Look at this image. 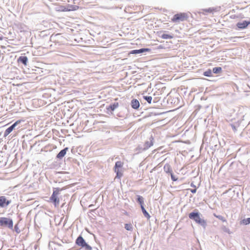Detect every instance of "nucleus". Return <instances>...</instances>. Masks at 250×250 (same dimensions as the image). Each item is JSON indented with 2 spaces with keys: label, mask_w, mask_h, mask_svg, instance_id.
<instances>
[{
  "label": "nucleus",
  "mask_w": 250,
  "mask_h": 250,
  "mask_svg": "<svg viewBox=\"0 0 250 250\" xmlns=\"http://www.w3.org/2000/svg\"><path fill=\"white\" fill-rule=\"evenodd\" d=\"M76 244L79 246L84 248L86 250H92V248L85 242V240L81 236H79L77 238Z\"/></svg>",
  "instance_id": "obj_6"
},
{
  "label": "nucleus",
  "mask_w": 250,
  "mask_h": 250,
  "mask_svg": "<svg viewBox=\"0 0 250 250\" xmlns=\"http://www.w3.org/2000/svg\"><path fill=\"white\" fill-rule=\"evenodd\" d=\"M2 40V37H0V40Z\"/></svg>",
  "instance_id": "obj_31"
},
{
  "label": "nucleus",
  "mask_w": 250,
  "mask_h": 250,
  "mask_svg": "<svg viewBox=\"0 0 250 250\" xmlns=\"http://www.w3.org/2000/svg\"><path fill=\"white\" fill-rule=\"evenodd\" d=\"M213 11H214V9L209 8L208 9H203V13L204 14H205L206 13H212V12H213Z\"/></svg>",
  "instance_id": "obj_24"
},
{
  "label": "nucleus",
  "mask_w": 250,
  "mask_h": 250,
  "mask_svg": "<svg viewBox=\"0 0 250 250\" xmlns=\"http://www.w3.org/2000/svg\"><path fill=\"white\" fill-rule=\"evenodd\" d=\"M62 189L60 188H54L53 192L49 198V201L53 204L55 207L59 206L60 204V194Z\"/></svg>",
  "instance_id": "obj_2"
},
{
  "label": "nucleus",
  "mask_w": 250,
  "mask_h": 250,
  "mask_svg": "<svg viewBox=\"0 0 250 250\" xmlns=\"http://www.w3.org/2000/svg\"><path fill=\"white\" fill-rule=\"evenodd\" d=\"M11 201L8 200L4 196H0V207L1 208L7 206Z\"/></svg>",
  "instance_id": "obj_10"
},
{
  "label": "nucleus",
  "mask_w": 250,
  "mask_h": 250,
  "mask_svg": "<svg viewBox=\"0 0 250 250\" xmlns=\"http://www.w3.org/2000/svg\"><path fill=\"white\" fill-rule=\"evenodd\" d=\"M125 229L127 230H131L132 229V226L131 224H125Z\"/></svg>",
  "instance_id": "obj_27"
},
{
  "label": "nucleus",
  "mask_w": 250,
  "mask_h": 250,
  "mask_svg": "<svg viewBox=\"0 0 250 250\" xmlns=\"http://www.w3.org/2000/svg\"><path fill=\"white\" fill-rule=\"evenodd\" d=\"M204 75L207 77L212 76V72L210 69H208L207 71L204 72Z\"/></svg>",
  "instance_id": "obj_22"
},
{
  "label": "nucleus",
  "mask_w": 250,
  "mask_h": 250,
  "mask_svg": "<svg viewBox=\"0 0 250 250\" xmlns=\"http://www.w3.org/2000/svg\"><path fill=\"white\" fill-rule=\"evenodd\" d=\"M212 71L215 74L219 73L222 71V68L221 67H214L212 69Z\"/></svg>",
  "instance_id": "obj_18"
},
{
  "label": "nucleus",
  "mask_w": 250,
  "mask_h": 250,
  "mask_svg": "<svg viewBox=\"0 0 250 250\" xmlns=\"http://www.w3.org/2000/svg\"><path fill=\"white\" fill-rule=\"evenodd\" d=\"M191 186H194V185L192 183L191 184Z\"/></svg>",
  "instance_id": "obj_32"
},
{
  "label": "nucleus",
  "mask_w": 250,
  "mask_h": 250,
  "mask_svg": "<svg viewBox=\"0 0 250 250\" xmlns=\"http://www.w3.org/2000/svg\"><path fill=\"white\" fill-rule=\"evenodd\" d=\"M21 120H18L14 124H13L11 126H10L8 128H7L4 131V136L6 137L8 135H9L12 131V130L14 129L15 126L21 123Z\"/></svg>",
  "instance_id": "obj_9"
},
{
  "label": "nucleus",
  "mask_w": 250,
  "mask_h": 250,
  "mask_svg": "<svg viewBox=\"0 0 250 250\" xmlns=\"http://www.w3.org/2000/svg\"><path fill=\"white\" fill-rule=\"evenodd\" d=\"M164 169L166 172L167 173H170V174L171 173H172V169L170 167V166L169 165L165 166Z\"/></svg>",
  "instance_id": "obj_19"
},
{
  "label": "nucleus",
  "mask_w": 250,
  "mask_h": 250,
  "mask_svg": "<svg viewBox=\"0 0 250 250\" xmlns=\"http://www.w3.org/2000/svg\"><path fill=\"white\" fill-rule=\"evenodd\" d=\"M161 38L163 39H172L173 36L172 35H168L167 34H163L161 36Z\"/></svg>",
  "instance_id": "obj_20"
},
{
  "label": "nucleus",
  "mask_w": 250,
  "mask_h": 250,
  "mask_svg": "<svg viewBox=\"0 0 250 250\" xmlns=\"http://www.w3.org/2000/svg\"><path fill=\"white\" fill-rule=\"evenodd\" d=\"M189 218L193 220L196 223L200 224L204 228L207 226L206 221L200 218V214L198 212H191L189 213Z\"/></svg>",
  "instance_id": "obj_3"
},
{
  "label": "nucleus",
  "mask_w": 250,
  "mask_h": 250,
  "mask_svg": "<svg viewBox=\"0 0 250 250\" xmlns=\"http://www.w3.org/2000/svg\"><path fill=\"white\" fill-rule=\"evenodd\" d=\"M68 148L67 147H65L57 155V157L58 159H62V157L64 156L66 154Z\"/></svg>",
  "instance_id": "obj_14"
},
{
  "label": "nucleus",
  "mask_w": 250,
  "mask_h": 250,
  "mask_svg": "<svg viewBox=\"0 0 250 250\" xmlns=\"http://www.w3.org/2000/svg\"><path fill=\"white\" fill-rule=\"evenodd\" d=\"M150 51V49L149 48H142L139 50H133L130 52V54H138L141 53L145 52H149Z\"/></svg>",
  "instance_id": "obj_13"
},
{
  "label": "nucleus",
  "mask_w": 250,
  "mask_h": 250,
  "mask_svg": "<svg viewBox=\"0 0 250 250\" xmlns=\"http://www.w3.org/2000/svg\"><path fill=\"white\" fill-rule=\"evenodd\" d=\"M28 59L26 56H21L18 61L22 62L24 65H26Z\"/></svg>",
  "instance_id": "obj_16"
},
{
  "label": "nucleus",
  "mask_w": 250,
  "mask_h": 250,
  "mask_svg": "<svg viewBox=\"0 0 250 250\" xmlns=\"http://www.w3.org/2000/svg\"><path fill=\"white\" fill-rule=\"evenodd\" d=\"M153 138L151 137L150 138L149 141L145 142L144 145V150H146L152 146L153 145Z\"/></svg>",
  "instance_id": "obj_11"
},
{
  "label": "nucleus",
  "mask_w": 250,
  "mask_h": 250,
  "mask_svg": "<svg viewBox=\"0 0 250 250\" xmlns=\"http://www.w3.org/2000/svg\"><path fill=\"white\" fill-rule=\"evenodd\" d=\"M250 24V21H243V22L237 23V26L239 28L243 29V28L247 27L248 26V25Z\"/></svg>",
  "instance_id": "obj_12"
},
{
  "label": "nucleus",
  "mask_w": 250,
  "mask_h": 250,
  "mask_svg": "<svg viewBox=\"0 0 250 250\" xmlns=\"http://www.w3.org/2000/svg\"><path fill=\"white\" fill-rule=\"evenodd\" d=\"M119 105V104L118 103H114V104L110 105V108L111 109V110H114L115 108H116Z\"/></svg>",
  "instance_id": "obj_26"
},
{
  "label": "nucleus",
  "mask_w": 250,
  "mask_h": 250,
  "mask_svg": "<svg viewBox=\"0 0 250 250\" xmlns=\"http://www.w3.org/2000/svg\"><path fill=\"white\" fill-rule=\"evenodd\" d=\"M124 166V163L121 161H117L116 162L114 170L115 172L116 173V178L120 179L123 175V172L121 168Z\"/></svg>",
  "instance_id": "obj_4"
},
{
  "label": "nucleus",
  "mask_w": 250,
  "mask_h": 250,
  "mask_svg": "<svg viewBox=\"0 0 250 250\" xmlns=\"http://www.w3.org/2000/svg\"><path fill=\"white\" fill-rule=\"evenodd\" d=\"M190 190L193 193H195L196 192V188H195V189H190Z\"/></svg>",
  "instance_id": "obj_30"
},
{
  "label": "nucleus",
  "mask_w": 250,
  "mask_h": 250,
  "mask_svg": "<svg viewBox=\"0 0 250 250\" xmlns=\"http://www.w3.org/2000/svg\"><path fill=\"white\" fill-rule=\"evenodd\" d=\"M137 201L141 205V207L142 208V206H143L144 204V199L142 196H138Z\"/></svg>",
  "instance_id": "obj_21"
},
{
  "label": "nucleus",
  "mask_w": 250,
  "mask_h": 250,
  "mask_svg": "<svg viewBox=\"0 0 250 250\" xmlns=\"http://www.w3.org/2000/svg\"><path fill=\"white\" fill-rule=\"evenodd\" d=\"M54 5V9L58 12H68L71 11H76L79 9L78 5L72 4H62L57 2L53 4Z\"/></svg>",
  "instance_id": "obj_1"
},
{
  "label": "nucleus",
  "mask_w": 250,
  "mask_h": 250,
  "mask_svg": "<svg viewBox=\"0 0 250 250\" xmlns=\"http://www.w3.org/2000/svg\"><path fill=\"white\" fill-rule=\"evenodd\" d=\"M141 209L144 216L146 217L148 219H149L150 218V216L149 214V213L146 211L144 206H142Z\"/></svg>",
  "instance_id": "obj_17"
},
{
  "label": "nucleus",
  "mask_w": 250,
  "mask_h": 250,
  "mask_svg": "<svg viewBox=\"0 0 250 250\" xmlns=\"http://www.w3.org/2000/svg\"><path fill=\"white\" fill-rule=\"evenodd\" d=\"M144 98L149 103L151 104L152 101V97L151 96H144Z\"/></svg>",
  "instance_id": "obj_25"
},
{
  "label": "nucleus",
  "mask_w": 250,
  "mask_h": 250,
  "mask_svg": "<svg viewBox=\"0 0 250 250\" xmlns=\"http://www.w3.org/2000/svg\"><path fill=\"white\" fill-rule=\"evenodd\" d=\"M0 225L2 226H6L10 229H12L13 226V221L10 218L1 217L0 218Z\"/></svg>",
  "instance_id": "obj_8"
},
{
  "label": "nucleus",
  "mask_w": 250,
  "mask_h": 250,
  "mask_svg": "<svg viewBox=\"0 0 250 250\" xmlns=\"http://www.w3.org/2000/svg\"><path fill=\"white\" fill-rule=\"evenodd\" d=\"M131 106L133 108L137 109L140 106V103L136 99H134L131 101Z\"/></svg>",
  "instance_id": "obj_15"
},
{
  "label": "nucleus",
  "mask_w": 250,
  "mask_h": 250,
  "mask_svg": "<svg viewBox=\"0 0 250 250\" xmlns=\"http://www.w3.org/2000/svg\"><path fill=\"white\" fill-rule=\"evenodd\" d=\"M96 3L97 0H83L79 2V4L82 6V8L96 5Z\"/></svg>",
  "instance_id": "obj_7"
},
{
  "label": "nucleus",
  "mask_w": 250,
  "mask_h": 250,
  "mask_svg": "<svg viewBox=\"0 0 250 250\" xmlns=\"http://www.w3.org/2000/svg\"><path fill=\"white\" fill-rule=\"evenodd\" d=\"M241 223L244 225H248L249 224H250V218L243 219L241 221Z\"/></svg>",
  "instance_id": "obj_23"
},
{
  "label": "nucleus",
  "mask_w": 250,
  "mask_h": 250,
  "mask_svg": "<svg viewBox=\"0 0 250 250\" xmlns=\"http://www.w3.org/2000/svg\"><path fill=\"white\" fill-rule=\"evenodd\" d=\"M188 18V16L186 13H180L174 15L173 17L171 19V21L173 22H179L187 21Z\"/></svg>",
  "instance_id": "obj_5"
},
{
  "label": "nucleus",
  "mask_w": 250,
  "mask_h": 250,
  "mask_svg": "<svg viewBox=\"0 0 250 250\" xmlns=\"http://www.w3.org/2000/svg\"><path fill=\"white\" fill-rule=\"evenodd\" d=\"M171 179L173 181H176L177 180V178H175V176L172 173H171Z\"/></svg>",
  "instance_id": "obj_28"
},
{
  "label": "nucleus",
  "mask_w": 250,
  "mask_h": 250,
  "mask_svg": "<svg viewBox=\"0 0 250 250\" xmlns=\"http://www.w3.org/2000/svg\"><path fill=\"white\" fill-rule=\"evenodd\" d=\"M215 216L217 218H218V219H220V220H222L223 221H225V220L224 219V218L222 216H217V215H215Z\"/></svg>",
  "instance_id": "obj_29"
}]
</instances>
